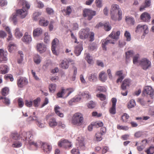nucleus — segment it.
I'll list each match as a JSON object with an SVG mask.
<instances>
[{"label": "nucleus", "mask_w": 154, "mask_h": 154, "mask_svg": "<svg viewBox=\"0 0 154 154\" xmlns=\"http://www.w3.org/2000/svg\"><path fill=\"white\" fill-rule=\"evenodd\" d=\"M34 134V132L32 130L27 132L23 131L20 135L17 133H12L11 134V137L14 140H18L20 139V137L24 141L26 142L27 141L30 145H33L37 147L38 145L36 143L32 141V139H31L33 138Z\"/></svg>", "instance_id": "obj_1"}, {"label": "nucleus", "mask_w": 154, "mask_h": 154, "mask_svg": "<svg viewBox=\"0 0 154 154\" xmlns=\"http://www.w3.org/2000/svg\"><path fill=\"white\" fill-rule=\"evenodd\" d=\"M18 4L23 6L22 9L17 10V14L21 18H25L27 14L28 10L30 8L29 4L25 0H18Z\"/></svg>", "instance_id": "obj_2"}, {"label": "nucleus", "mask_w": 154, "mask_h": 154, "mask_svg": "<svg viewBox=\"0 0 154 154\" xmlns=\"http://www.w3.org/2000/svg\"><path fill=\"white\" fill-rule=\"evenodd\" d=\"M118 10V20L119 21L121 20L122 18V13L121 9L119 8V6L116 4L113 5L112 6V8L110 11V14L111 19L114 20H117L116 15L115 14L117 10Z\"/></svg>", "instance_id": "obj_3"}, {"label": "nucleus", "mask_w": 154, "mask_h": 154, "mask_svg": "<svg viewBox=\"0 0 154 154\" xmlns=\"http://www.w3.org/2000/svg\"><path fill=\"white\" fill-rule=\"evenodd\" d=\"M71 123L74 125L80 126L84 122V118L82 115L80 113L76 112L73 116L71 119Z\"/></svg>", "instance_id": "obj_4"}, {"label": "nucleus", "mask_w": 154, "mask_h": 154, "mask_svg": "<svg viewBox=\"0 0 154 154\" xmlns=\"http://www.w3.org/2000/svg\"><path fill=\"white\" fill-rule=\"evenodd\" d=\"M71 35L72 38L75 40L74 42L79 44L78 45L75 47L74 50L75 53L76 55L78 56L80 55L81 51L83 49L82 42H78L77 38L75 36L73 33L71 34Z\"/></svg>", "instance_id": "obj_5"}, {"label": "nucleus", "mask_w": 154, "mask_h": 154, "mask_svg": "<svg viewBox=\"0 0 154 154\" xmlns=\"http://www.w3.org/2000/svg\"><path fill=\"white\" fill-rule=\"evenodd\" d=\"M73 90L72 89H65L63 88H62L61 90L59 91L57 94V98H63L64 96L65 97H67L72 93Z\"/></svg>", "instance_id": "obj_6"}, {"label": "nucleus", "mask_w": 154, "mask_h": 154, "mask_svg": "<svg viewBox=\"0 0 154 154\" xmlns=\"http://www.w3.org/2000/svg\"><path fill=\"white\" fill-rule=\"evenodd\" d=\"M96 12L95 11L90 9H85L83 10V16L84 17H87L88 20H90L96 15Z\"/></svg>", "instance_id": "obj_7"}, {"label": "nucleus", "mask_w": 154, "mask_h": 154, "mask_svg": "<svg viewBox=\"0 0 154 154\" xmlns=\"http://www.w3.org/2000/svg\"><path fill=\"white\" fill-rule=\"evenodd\" d=\"M58 146L66 149H69L72 147L71 143L65 139H61L58 143Z\"/></svg>", "instance_id": "obj_8"}, {"label": "nucleus", "mask_w": 154, "mask_h": 154, "mask_svg": "<svg viewBox=\"0 0 154 154\" xmlns=\"http://www.w3.org/2000/svg\"><path fill=\"white\" fill-rule=\"evenodd\" d=\"M139 64L141 65L142 68L145 70L151 66L150 62L146 58L143 59L140 61Z\"/></svg>", "instance_id": "obj_9"}, {"label": "nucleus", "mask_w": 154, "mask_h": 154, "mask_svg": "<svg viewBox=\"0 0 154 154\" xmlns=\"http://www.w3.org/2000/svg\"><path fill=\"white\" fill-rule=\"evenodd\" d=\"M143 93L144 95L148 94L152 98L154 97V91L150 86L145 87L143 91Z\"/></svg>", "instance_id": "obj_10"}, {"label": "nucleus", "mask_w": 154, "mask_h": 154, "mask_svg": "<svg viewBox=\"0 0 154 154\" xmlns=\"http://www.w3.org/2000/svg\"><path fill=\"white\" fill-rule=\"evenodd\" d=\"M89 32V29H82L79 32V37L81 39L87 38L88 36Z\"/></svg>", "instance_id": "obj_11"}, {"label": "nucleus", "mask_w": 154, "mask_h": 154, "mask_svg": "<svg viewBox=\"0 0 154 154\" xmlns=\"http://www.w3.org/2000/svg\"><path fill=\"white\" fill-rule=\"evenodd\" d=\"M28 83V81L25 78L22 77H20L18 79L17 82V84L18 87L20 88H22L23 86L26 85Z\"/></svg>", "instance_id": "obj_12"}, {"label": "nucleus", "mask_w": 154, "mask_h": 154, "mask_svg": "<svg viewBox=\"0 0 154 154\" xmlns=\"http://www.w3.org/2000/svg\"><path fill=\"white\" fill-rule=\"evenodd\" d=\"M140 18L142 21L144 22H149L150 21V15L147 12L143 13L140 16Z\"/></svg>", "instance_id": "obj_13"}, {"label": "nucleus", "mask_w": 154, "mask_h": 154, "mask_svg": "<svg viewBox=\"0 0 154 154\" xmlns=\"http://www.w3.org/2000/svg\"><path fill=\"white\" fill-rule=\"evenodd\" d=\"M22 41L26 44H29L32 41V38L30 35L26 32L22 38Z\"/></svg>", "instance_id": "obj_14"}, {"label": "nucleus", "mask_w": 154, "mask_h": 154, "mask_svg": "<svg viewBox=\"0 0 154 154\" xmlns=\"http://www.w3.org/2000/svg\"><path fill=\"white\" fill-rule=\"evenodd\" d=\"M7 53L5 52L3 49H0V63L7 61Z\"/></svg>", "instance_id": "obj_15"}, {"label": "nucleus", "mask_w": 154, "mask_h": 154, "mask_svg": "<svg viewBox=\"0 0 154 154\" xmlns=\"http://www.w3.org/2000/svg\"><path fill=\"white\" fill-rule=\"evenodd\" d=\"M117 100L115 98H113L112 99V107L109 109V112L110 113L112 114H115L116 113V104Z\"/></svg>", "instance_id": "obj_16"}, {"label": "nucleus", "mask_w": 154, "mask_h": 154, "mask_svg": "<svg viewBox=\"0 0 154 154\" xmlns=\"http://www.w3.org/2000/svg\"><path fill=\"white\" fill-rule=\"evenodd\" d=\"M42 148L43 150L45 152L49 153L51 150V147L48 143L40 142Z\"/></svg>", "instance_id": "obj_17"}, {"label": "nucleus", "mask_w": 154, "mask_h": 154, "mask_svg": "<svg viewBox=\"0 0 154 154\" xmlns=\"http://www.w3.org/2000/svg\"><path fill=\"white\" fill-rule=\"evenodd\" d=\"M58 43V40L56 38H55L52 42L51 50L53 54L55 55H57V53L55 50V48Z\"/></svg>", "instance_id": "obj_18"}, {"label": "nucleus", "mask_w": 154, "mask_h": 154, "mask_svg": "<svg viewBox=\"0 0 154 154\" xmlns=\"http://www.w3.org/2000/svg\"><path fill=\"white\" fill-rule=\"evenodd\" d=\"M37 49L38 51L40 53H42L46 51V47L43 43H39L37 45Z\"/></svg>", "instance_id": "obj_19"}, {"label": "nucleus", "mask_w": 154, "mask_h": 154, "mask_svg": "<svg viewBox=\"0 0 154 154\" xmlns=\"http://www.w3.org/2000/svg\"><path fill=\"white\" fill-rule=\"evenodd\" d=\"M151 0H146L144 3L140 6L139 10L140 11H143L145 8L149 7L151 5Z\"/></svg>", "instance_id": "obj_20"}, {"label": "nucleus", "mask_w": 154, "mask_h": 154, "mask_svg": "<svg viewBox=\"0 0 154 154\" xmlns=\"http://www.w3.org/2000/svg\"><path fill=\"white\" fill-rule=\"evenodd\" d=\"M102 46L103 50H106V46L109 43L114 44V43L111 40H109L108 39H105L102 40Z\"/></svg>", "instance_id": "obj_21"}, {"label": "nucleus", "mask_w": 154, "mask_h": 154, "mask_svg": "<svg viewBox=\"0 0 154 154\" xmlns=\"http://www.w3.org/2000/svg\"><path fill=\"white\" fill-rule=\"evenodd\" d=\"M69 62L66 59L63 60L60 64V67L63 69H67L69 66Z\"/></svg>", "instance_id": "obj_22"}, {"label": "nucleus", "mask_w": 154, "mask_h": 154, "mask_svg": "<svg viewBox=\"0 0 154 154\" xmlns=\"http://www.w3.org/2000/svg\"><path fill=\"white\" fill-rule=\"evenodd\" d=\"M130 81L129 79H125L122 82L121 88L122 90H125L127 87L129 86Z\"/></svg>", "instance_id": "obj_23"}, {"label": "nucleus", "mask_w": 154, "mask_h": 154, "mask_svg": "<svg viewBox=\"0 0 154 154\" xmlns=\"http://www.w3.org/2000/svg\"><path fill=\"white\" fill-rule=\"evenodd\" d=\"M8 67L7 65H1L0 66V73L5 74L8 72Z\"/></svg>", "instance_id": "obj_24"}, {"label": "nucleus", "mask_w": 154, "mask_h": 154, "mask_svg": "<svg viewBox=\"0 0 154 154\" xmlns=\"http://www.w3.org/2000/svg\"><path fill=\"white\" fill-rule=\"evenodd\" d=\"M125 20L127 23L128 24L133 25L135 23V20L134 18L131 16H127L125 17Z\"/></svg>", "instance_id": "obj_25"}, {"label": "nucleus", "mask_w": 154, "mask_h": 154, "mask_svg": "<svg viewBox=\"0 0 154 154\" xmlns=\"http://www.w3.org/2000/svg\"><path fill=\"white\" fill-rule=\"evenodd\" d=\"M48 23V21L45 20V18L43 17H41L39 21V24L42 26H47Z\"/></svg>", "instance_id": "obj_26"}, {"label": "nucleus", "mask_w": 154, "mask_h": 154, "mask_svg": "<svg viewBox=\"0 0 154 154\" xmlns=\"http://www.w3.org/2000/svg\"><path fill=\"white\" fill-rule=\"evenodd\" d=\"M120 34L119 31H118L116 32L114 31H112L109 35V36L113 39H117L119 38Z\"/></svg>", "instance_id": "obj_27"}, {"label": "nucleus", "mask_w": 154, "mask_h": 154, "mask_svg": "<svg viewBox=\"0 0 154 154\" xmlns=\"http://www.w3.org/2000/svg\"><path fill=\"white\" fill-rule=\"evenodd\" d=\"M143 32L142 38H144L145 36L149 32L148 26L146 25H143L142 26V32Z\"/></svg>", "instance_id": "obj_28"}, {"label": "nucleus", "mask_w": 154, "mask_h": 154, "mask_svg": "<svg viewBox=\"0 0 154 154\" xmlns=\"http://www.w3.org/2000/svg\"><path fill=\"white\" fill-rule=\"evenodd\" d=\"M123 72L122 70L119 71L116 73V75L119 76V78L117 79L116 82L118 83L119 82H121L122 80L124 79V77L122 75Z\"/></svg>", "instance_id": "obj_29"}, {"label": "nucleus", "mask_w": 154, "mask_h": 154, "mask_svg": "<svg viewBox=\"0 0 154 154\" xmlns=\"http://www.w3.org/2000/svg\"><path fill=\"white\" fill-rule=\"evenodd\" d=\"M99 80L103 82H104L107 79V75L104 72H102L99 74Z\"/></svg>", "instance_id": "obj_30"}, {"label": "nucleus", "mask_w": 154, "mask_h": 154, "mask_svg": "<svg viewBox=\"0 0 154 154\" xmlns=\"http://www.w3.org/2000/svg\"><path fill=\"white\" fill-rule=\"evenodd\" d=\"M88 78L90 81L95 82L97 79V74L95 73H91L89 75Z\"/></svg>", "instance_id": "obj_31"}, {"label": "nucleus", "mask_w": 154, "mask_h": 154, "mask_svg": "<svg viewBox=\"0 0 154 154\" xmlns=\"http://www.w3.org/2000/svg\"><path fill=\"white\" fill-rule=\"evenodd\" d=\"M57 124L55 119L54 118L50 119L48 122L49 126L51 127H54L57 125Z\"/></svg>", "instance_id": "obj_32"}, {"label": "nucleus", "mask_w": 154, "mask_h": 154, "mask_svg": "<svg viewBox=\"0 0 154 154\" xmlns=\"http://www.w3.org/2000/svg\"><path fill=\"white\" fill-rule=\"evenodd\" d=\"M17 48L15 44L11 42H10L8 46V49L9 51L11 53L14 51Z\"/></svg>", "instance_id": "obj_33"}, {"label": "nucleus", "mask_w": 154, "mask_h": 154, "mask_svg": "<svg viewBox=\"0 0 154 154\" xmlns=\"http://www.w3.org/2000/svg\"><path fill=\"white\" fill-rule=\"evenodd\" d=\"M42 33V30L41 28H37L33 30V35L34 37L40 35Z\"/></svg>", "instance_id": "obj_34"}, {"label": "nucleus", "mask_w": 154, "mask_h": 154, "mask_svg": "<svg viewBox=\"0 0 154 154\" xmlns=\"http://www.w3.org/2000/svg\"><path fill=\"white\" fill-rule=\"evenodd\" d=\"M60 107L57 105H56L55 106L54 110L55 113L58 116L61 117H63V113L60 112L59 110Z\"/></svg>", "instance_id": "obj_35"}, {"label": "nucleus", "mask_w": 154, "mask_h": 154, "mask_svg": "<svg viewBox=\"0 0 154 154\" xmlns=\"http://www.w3.org/2000/svg\"><path fill=\"white\" fill-rule=\"evenodd\" d=\"M9 89L7 87L3 88L1 91L2 94L3 96H5L9 94Z\"/></svg>", "instance_id": "obj_36"}, {"label": "nucleus", "mask_w": 154, "mask_h": 154, "mask_svg": "<svg viewBox=\"0 0 154 154\" xmlns=\"http://www.w3.org/2000/svg\"><path fill=\"white\" fill-rule=\"evenodd\" d=\"M34 61L36 64H39L41 61L40 56L38 54H35L34 57Z\"/></svg>", "instance_id": "obj_37"}, {"label": "nucleus", "mask_w": 154, "mask_h": 154, "mask_svg": "<svg viewBox=\"0 0 154 154\" xmlns=\"http://www.w3.org/2000/svg\"><path fill=\"white\" fill-rule=\"evenodd\" d=\"M56 85L55 84H51L49 85V89L50 92L54 93L56 90Z\"/></svg>", "instance_id": "obj_38"}, {"label": "nucleus", "mask_w": 154, "mask_h": 154, "mask_svg": "<svg viewBox=\"0 0 154 154\" xmlns=\"http://www.w3.org/2000/svg\"><path fill=\"white\" fill-rule=\"evenodd\" d=\"M81 99V98L79 97H77L73 98L71 99L69 102V105H71L73 104L74 103H77Z\"/></svg>", "instance_id": "obj_39"}, {"label": "nucleus", "mask_w": 154, "mask_h": 154, "mask_svg": "<svg viewBox=\"0 0 154 154\" xmlns=\"http://www.w3.org/2000/svg\"><path fill=\"white\" fill-rule=\"evenodd\" d=\"M80 95L84 98L88 99L91 98V95L88 91L83 92L80 94Z\"/></svg>", "instance_id": "obj_40"}, {"label": "nucleus", "mask_w": 154, "mask_h": 154, "mask_svg": "<svg viewBox=\"0 0 154 154\" xmlns=\"http://www.w3.org/2000/svg\"><path fill=\"white\" fill-rule=\"evenodd\" d=\"M72 11V9L70 6H67L66 9H63V12L65 13L66 15H69Z\"/></svg>", "instance_id": "obj_41"}, {"label": "nucleus", "mask_w": 154, "mask_h": 154, "mask_svg": "<svg viewBox=\"0 0 154 154\" xmlns=\"http://www.w3.org/2000/svg\"><path fill=\"white\" fill-rule=\"evenodd\" d=\"M104 29L106 31H109L111 28V27L109 22H106L104 23Z\"/></svg>", "instance_id": "obj_42"}, {"label": "nucleus", "mask_w": 154, "mask_h": 154, "mask_svg": "<svg viewBox=\"0 0 154 154\" xmlns=\"http://www.w3.org/2000/svg\"><path fill=\"white\" fill-rule=\"evenodd\" d=\"M15 35L18 38H20L23 36L22 33L20 31L18 28H17L15 31Z\"/></svg>", "instance_id": "obj_43"}, {"label": "nucleus", "mask_w": 154, "mask_h": 154, "mask_svg": "<svg viewBox=\"0 0 154 154\" xmlns=\"http://www.w3.org/2000/svg\"><path fill=\"white\" fill-rule=\"evenodd\" d=\"M129 118V115L126 113H124L123 114L122 116L121 117V120H122V122H126L127 121V119Z\"/></svg>", "instance_id": "obj_44"}, {"label": "nucleus", "mask_w": 154, "mask_h": 154, "mask_svg": "<svg viewBox=\"0 0 154 154\" xmlns=\"http://www.w3.org/2000/svg\"><path fill=\"white\" fill-rule=\"evenodd\" d=\"M126 58L127 60L129 59L130 58L132 57L133 55V51H129L126 52Z\"/></svg>", "instance_id": "obj_45"}, {"label": "nucleus", "mask_w": 154, "mask_h": 154, "mask_svg": "<svg viewBox=\"0 0 154 154\" xmlns=\"http://www.w3.org/2000/svg\"><path fill=\"white\" fill-rule=\"evenodd\" d=\"M2 102L4 104L7 106H9L11 104L10 99L6 97H4Z\"/></svg>", "instance_id": "obj_46"}, {"label": "nucleus", "mask_w": 154, "mask_h": 154, "mask_svg": "<svg viewBox=\"0 0 154 154\" xmlns=\"http://www.w3.org/2000/svg\"><path fill=\"white\" fill-rule=\"evenodd\" d=\"M92 125L96 127H101L103 126V124L102 122H97L92 123Z\"/></svg>", "instance_id": "obj_47"}, {"label": "nucleus", "mask_w": 154, "mask_h": 154, "mask_svg": "<svg viewBox=\"0 0 154 154\" xmlns=\"http://www.w3.org/2000/svg\"><path fill=\"white\" fill-rule=\"evenodd\" d=\"M124 36L126 38V40L130 41L131 40V35L130 33L128 31H126L124 34Z\"/></svg>", "instance_id": "obj_48"}, {"label": "nucleus", "mask_w": 154, "mask_h": 154, "mask_svg": "<svg viewBox=\"0 0 154 154\" xmlns=\"http://www.w3.org/2000/svg\"><path fill=\"white\" fill-rule=\"evenodd\" d=\"M41 101V99L40 97H38L34 100L33 106L35 107H38L39 106V103Z\"/></svg>", "instance_id": "obj_49"}, {"label": "nucleus", "mask_w": 154, "mask_h": 154, "mask_svg": "<svg viewBox=\"0 0 154 154\" xmlns=\"http://www.w3.org/2000/svg\"><path fill=\"white\" fill-rule=\"evenodd\" d=\"M95 103L92 101H91L88 103L87 106L89 109H93L96 106Z\"/></svg>", "instance_id": "obj_50"}, {"label": "nucleus", "mask_w": 154, "mask_h": 154, "mask_svg": "<svg viewBox=\"0 0 154 154\" xmlns=\"http://www.w3.org/2000/svg\"><path fill=\"white\" fill-rule=\"evenodd\" d=\"M135 105V101L133 100H131L130 101L128 104V107L131 108L133 107Z\"/></svg>", "instance_id": "obj_51"}, {"label": "nucleus", "mask_w": 154, "mask_h": 154, "mask_svg": "<svg viewBox=\"0 0 154 154\" xmlns=\"http://www.w3.org/2000/svg\"><path fill=\"white\" fill-rule=\"evenodd\" d=\"M143 25L139 24L136 27L135 32L136 33L142 32Z\"/></svg>", "instance_id": "obj_52"}, {"label": "nucleus", "mask_w": 154, "mask_h": 154, "mask_svg": "<svg viewBox=\"0 0 154 154\" xmlns=\"http://www.w3.org/2000/svg\"><path fill=\"white\" fill-rule=\"evenodd\" d=\"M117 127V128L119 130H122L124 131H127L129 129L128 127L126 126H122L118 125Z\"/></svg>", "instance_id": "obj_53"}, {"label": "nucleus", "mask_w": 154, "mask_h": 154, "mask_svg": "<svg viewBox=\"0 0 154 154\" xmlns=\"http://www.w3.org/2000/svg\"><path fill=\"white\" fill-rule=\"evenodd\" d=\"M147 154H153L154 153V147L151 146L145 151Z\"/></svg>", "instance_id": "obj_54"}, {"label": "nucleus", "mask_w": 154, "mask_h": 154, "mask_svg": "<svg viewBox=\"0 0 154 154\" xmlns=\"http://www.w3.org/2000/svg\"><path fill=\"white\" fill-rule=\"evenodd\" d=\"M96 96L97 97L99 98L100 100H104L106 99V95L102 94H97Z\"/></svg>", "instance_id": "obj_55"}, {"label": "nucleus", "mask_w": 154, "mask_h": 154, "mask_svg": "<svg viewBox=\"0 0 154 154\" xmlns=\"http://www.w3.org/2000/svg\"><path fill=\"white\" fill-rule=\"evenodd\" d=\"M41 14L39 12H36L33 14V18L35 21L37 20L38 17L41 15Z\"/></svg>", "instance_id": "obj_56"}, {"label": "nucleus", "mask_w": 154, "mask_h": 154, "mask_svg": "<svg viewBox=\"0 0 154 154\" xmlns=\"http://www.w3.org/2000/svg\"><path fill=\"white\" fill-rule=\"evenodd\" d=\"M44 41L46 43H47L49 41V36L48 35V33L47 32H45V33Z\"/></svg>", "instance_id": "obj_57"}, {"label": "nucleus", "mask_w": 154, "mask_h": 154, "mask_svg": "<svg viewBox=\"0 0 154 154\" xmlns=\"http://www.w3.org/2000/svg\"><path fill=\"white\" fill-rule=\"evenodd\" d=\"M139 57V55L138 54L136 55L133 58V63L134 64H136L138 63H139V62L138 61V59Z\"/></svg>", "instance_id": "obj_58"}, {"label": "nucleus", "mask_w": 154, "mask_h": 154, "mask_svg": "<svg viewBox=\"0 0 154 154\" xmlns=\"http://www.w3.org/2000/svg\"><path fill=\"white\" fill-rule=\"evenodd\" d=\"M22 145V143L19 142L14 143L12 145V147L14 148H19Z\"/></svg>", "instance_id": "obj_59"}, {"label": "nucleus", "mask_w": 154, "mask_h": 154, "mask_svg": "<svg viewBox=\"0 0 154 154\" xmlns=\"http://www.w3.org/2000/svg\"><path fill=\"white\" fill-rule=\"evenodd\" d=\"M85 59L90 64L91 63L92 61V58L89 55V54H86Z\"/></svg>", "instance_id": "obj_60"}, {"label": "nucleus", "mask_w": 154, "mask_h": 154, "mask_svg": "<svg viewBox=\"0 0 154 154\" xmlns=\"http://www.w3.org/2000/svg\"><path fill=\"white\" fill-rule=\"evenodd\" d=\"M102 134L100 133V132H98L96 134V137L97 139V140L98 141H100L102 139Z\"/></svg>", "instance_id": "obj_61"}, {"label": "nucleus", "mask_w": 154, "mask_h": 154, "mask_svg": "<svg viewBox=\"0 0 154 154\" xmlns=\"http://www.w3.org/2000/svg\"><path fill=\"white\" fill-rule=\"evenodd\" d=\"M17 101L19 107L20 108L22 107L24 105V103L22 99L21 98H18Z\"/></svg>", "instance_id": "obj_62"}, {"label": "nucleus", "mask_w": 154, "mask_h": 154, "mask_svg": "<svg viewBox=\"0 0 154 154\" xmlns=\"http://www.w3.org/2000/svg\"><path fill=\"white\" fill-rule=\"evenodd\" d=\"M5 78L6 79H10L11 82H12L14 80V78L13 77V76L10 74H8L5 75Z\"/></svg>", "instance_id": "obj_63"}, {"label": "nucleus", "mask_w": 154, "mask_h": 154, "mask_svg": "<svg viewBox=\"0 0 154 154\" xmlns=\"http://www.w3.org/2000/svg\"><path fill=\"white\" fill-rule=\"evenodd\" d=\"M109 150V148L108 146H103L102 151V154H105L107 152H108Z\"/></svg>", "instance_id": "obj_64"}]
</instances>
